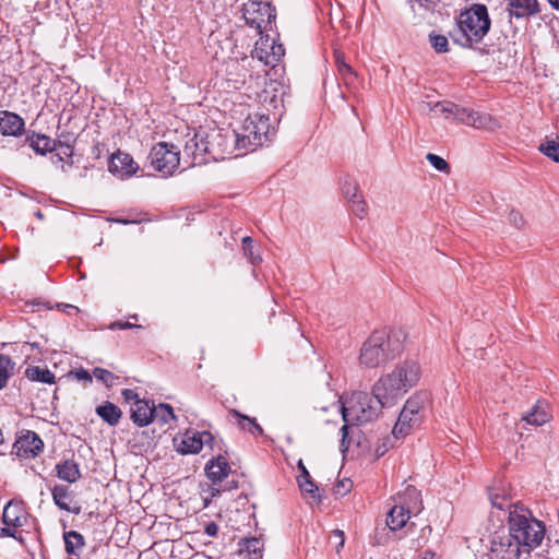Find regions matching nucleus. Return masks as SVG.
I'll return each mask as SVG.
<instances>
[{
  "label": "nucleus",
  "mask_w": 559,
  "mask_h": 559,
  "mask_svg": "<svg viewBox=\"0 0 559 559\" xmlns=\"http://www.w3.org/2000/svg\"><path fill=\"white\" fill-rule=\"evenodd\" d=\"M246 24L254 28L259 35L272 29L276 17L275 8L267 1L250 0L242 9Z\"/></svg>",
  "instance_id": "1a4fd4ad"
},
{
  "label": "nucleus",
  "mask_w": 559,
  "mask_h": 559,
  "mask_svg": "<svg viewBox=\"0 0 559 559\" xmlns=\"http://www.w3.org/2000/svg\"><path fill=\"white\" fill-rule=\"evenodd\" d=\"M26 141L29 146L40 155H45L47 152H52L56 150V143L51 145L52 140L45 134H36L27 135Z\"/></svg>",
  "instance_id": "cd10ccee"
},
{
  "label": "nucleus",
  "mask_w": 559,
  "mask_h": 559,
  "mask_svg": "<svg viewBox=\"0 0 559 559\" xmlns=\"http://www.w3.org/2000/svg\"><path fill=\"white\" fill-rule=\"evenodd\" d=\"M121 395L127 403L133 402L134 405L138 404V401H141L139 394L132 389H123Z\"/></svg>",
  "instance_id": "3c124183"
},
{
  "label": "nucleus",
  "mask_w": 559,
  "mask_h": 559,
  "mask_svg": "<svg viewBox=\"0 0 559 559\" xmlns=\"http://www.w3.org/2000/svg\"><path fill=\"white\" fill-rule=\"evenodd\" d=\"M298 467L301 471V475L299 476V478H310V474L307 471L306 466L304 465L302 461L298 462Z\"/></svg>",
  "instance_id": "bf43d9fd"
},
{
  "label": "nucleus",
  "mask_w": 559,
  "mask_h": 559,
  "mask_svg": "<svg viewBox=\"0 0 559 559\" xmlns=\"http://www.w3.org/2000/svg\"><path fill=\"white\" fill-rule=\"evenodd\" d=\"M421 559H433V554L426 551Z\"/></svg>",
  "instance_id": "0e129e2a"
},
{
  "label": "nucleus",
  "mask_w": 559,
  "mask_h": 559,
  "mask_svg": "<svg viewBox=\"0 0 559 559\" xmlns=\"http://www.w3.org/2000/svg\"><path fill=\"white\" fill-rule=\"evenodd\" d=\"M264 543L261 538H246L241 543L240 552L248 559H262Z\"/></svg>",
  "instance_id": "c85d7f7f"
},
{
  "label": "nucleus",
  "mask_w": 559,
  "mask_h": 559,
  "mask_svg": "<svg viewBox=\"0 0 559 559\" xmlns=\"http://www.w3.org/2000/svg\"><path fill=\"white\" fill-rule=\"evenodd\" d=\"M509 222L514 226L516 227L518 229H521L524 227L525 225V219L523 217V215L515 211V210H511L510 213H509Z\"/></svg>",
  "instance_id": "a18cd8bd"
},
{
  "label": "nucleus",
  "mask_w": 559,
  "mask_h": 559,
  "mask_svg": "<svg viewBox=\"0 0 559 559\" xmlns=\"http://www.w3.org/2000/svg\"><path fill=\"white\" fill-rule=\"evenodd\" d=\"M538 150L555 163H559V142L547 139L540 143Z\"/></svg>",
  "instance_id": "72a5a7b5"
},
{
  "label": "nucleus",
  "mask_w": 559,
  "mask_h": 559,
  "mask_svg": "<svg viewBox=\"0 0 559 559\" xmlns=\"http://www.w3.org/2000/svg\"><path fill=\"white\" fill-rule=\"evenodd\" d=\"M153 412H154V420L157 419L162 424H167L170 420L176 418L173 407L168 404L162 403L158 406H155L153 404Z\"/></svg>",
  "instance_id": "473e14b6"
},
{
  "label": "nucleus",
  "mask_w": 559,
  "mask_h": 559,
  "mask_svg": "<svg viewBox=\"0 0 559 559\" xmlns=\"http://www.w3.org/2000/svg\"><path fill=\"white\" fill-rule=\"evenodd\" d=\"M62 307H63V310L67 311L69 314H71L72 311H74V312L79 311V309L72 305L67 304V305H62Z\"/></svg>",
  "instance_id": "052dcab7"
},
{
  "label": "nucleus",
  "mask_w": 559,
  "mask_h": 559,
  "mask_svg": "<svg viewBox=\"0 0 559 559\" xmlns=\"http://www.w3.org/2000/svg\"><path fill=\"white\" fill-rule=\"evenodd\" d=\"M349 425H352L350 423H345L344 426L341 428V432H342V439H341V444H340V449L343 453H345L347 450H348V447H349V440H348V428H349Z\"/></svg>",
  "instance_id": "09e8293b"
},
{
  "label": "nucleus",
  "mask_w": 559,
  "mask_h": 559,
  "mask_svg": "<svg viewBox=\"0 0 559 559\" xmlns=\"http://www.w3.org/2000/svg\"><path fill=\"white\" fill-rule=\"evenodd\" d=\"M44 449V442L39 436L31 430H24L16 438L12 454H15L20 459H31L41 453Z\"/></svg>",
  "instance_id": "ddd939ff"
},
{
  "label": "nucleus",
  "mask_w": 559,
  "mask_h": 559,
  "mask_svg": "<svg viewBox=\"0 0 559 559\" xmlns=\"http://www.w3.org/2000/svg\"><path fill=\"white\" fill-rule=\"evenodd\" d=\"M273 133L274 130L271 129L267 116L260 114L248 115L241 127L234 131L235 143L240 150L254 151L262 146Z\"/></svg>",
  "instance_id": "423d86ee"
},
{
  "label": "nucleus",
  "mask_w": 559,
  "mask_h": 559,
  "mask_svg": "<svg viewBox=\"0 0 559 559\" xmlns=\"http://www.w3.org/2000/svg\"><path fill=\"white\" fill-rule=\"evenodd\" d=\"M53 157H56V160H53V163H59V162L63 160V158L60 154H56Z\"/></svg>",
  "instance_id": "69168bd1"
},
{
  "label": "nucleus",
  "mask_w": 559,
  "mask_h": 559,
  "mask_svg": "<svg viewBox=\"0 0 559 559\" xmlns=\"http://www.w3.org/2000/svg\"><path fill=\"white\" fill-rule=\"evenodd\" d=\"M147 159L155 171L167 177L179 167L180 152L174 144L159 142L151 148Z\"/></svg>",
  "instance_id": "9d476101"
},
{
  "label": "nucleus",
  "mask_w": 559,
  "mask_h": 559,
  "mask_svg": "<svg viewBox=\"0 0 559 559\" xmlns=\"http://www.w3.org/2000/svg\"><path fill=\"white\" fill-rule=\"evenodd\" d=\"M229 414L237 419L238 426L254 436H261L263 433L262 427L257 423L255 418H251L238 412L237 409H231Z\"/></svg>",
  "instance_id": "c756f323"
},
{
  "label": "nucleus",
  "mask_w": 559,
  "mask_h": 559,
  "mask_svg": "<svg viewBox=\"0 0 559 559\" xmlns=\"http://www.w3.org/2000/svg\"><path fill=\"white\" fill-rule=\"evenodd\" d=\"M421 502L418 506H402L395 504L388 513L386 524L392 531H397L404 527L411 518V514H418L423 510Z\"/></svg>",
  "instance_id": "dca6fc26"
},
{
  "label": "nucleus",
  "mask_w": 559,
  "mask_h": 559,
  "mask_svg": "<svg viewBox=\"0 0 559 559\" xmlns=\"http://www.w3.org/2000/svg\"><path fill=\"white\" fill-rule=\"evenodd\" d=\"M455 24L457 33H450L453 41L463 48H472L488 34L491 20L485 4L474 3L459 14Z\"/></svg>",
  "instance_id": "20e7f679"
},
{
  "label": "nucleus",
  "mask_w": 559,
  "mask_h": 559,
  "mask_svg": "<svg viewBox=\"0 0 559 559\" xmlns=\"http://www.w3.org/2000/svg\"><path fill=\"white\" fill-rule=\"evenodd\" d=\"M350 487H352L350 480H348V479L342 480L336 486V492L344 495L350 490Z\"/></svg>",
  "instance_id": "5fc2aeb1"
},
{
  "label": "nucleus",
  "mask_w": 559,
  "mask_h": 559,
  "mask_svg": "<svg viewBox=\"0 0 559 559\" xmlns=\"http://www.w3.org/2000/svg\"><path fill=\"white\" fill-rule=\"evenodd\" d=\"M28 513L22 502L9 501L2 512V528H19L26 524Z\"/></svg>",
  "instance_id": "a211bd4d"
},
{
  "label": "nucleus",
  "mask_w": 559,
  "mask_h": 559,
  "mask_svg": "<svg viewBox=\"0 0 559 559\" xmlns=\"http://www.w3.org/2000/svg\"><path fill=\"white\" fill-rule=\"evenodd\" d=\"M95 412L109 426H116L122 416L121 409L108 401L98 405Z\"/></svg>",
  "instance_id": "a878e982"
},
{
  "label": "nucleus",
  "mask_w": 559,
  "mask_h": 559,
  "mask_svg": "<svg viewBox=\"0 0 559 559\" xmlns=\"http://www.w3.org/2000/svg\"><path fill=\"white\" fill-rule=\"evenodd\" d=\"M333 536L337 537L338 538V545H337V548L336 550L338 551L340 548H342L344 546V543H345V537H344V532L341 531V530H335L333 532Z\"/></svg>",
  "instance_id": "13d9d810"
},
{
  "label": "nucleus",
  "mask_w": 559,
  "mask_h": 559,
  "mask_svg": "<svg viewBox=\"0 0 559 559\" xmlns=\"http://www.w3.org/2000/svg\"><path fill=\"white\" fill-rule=\"evenodd\" d=\"M385 449H382L381 447H378L376 452L378 456H382L385 453Z\"/></svg>",
  "instance_id": "e2e57ef3"
},
{
  "label": "nucleus",
  "mask_w": 559,
  "mask_h": 559,
  "mask_svg": "<svg viewBox=\"0 0 559 559\" xmlns=\"http://www.w3.org/2000/svg\"><path fill=\"white\" fill-rule=\"evenodd\" d=\"M429 43L436 52L442 53L449 51V40L447 36L431 32L429 34Z\"/></svg>",
  "instance_id": "c9c22d12"
},
{
  "label": "nucleus",
  "mask_w": 559,
  "mask_h": 559,
  "mask_svg": "<svg viewBox=\"0 0 559 559\" xmlns=\"http://www.w3.org/2000/svg\"><path fill=\"white\" fill-rule=\"evenodd\" d=\"M426 158L437 170L447 174L450 171V165L442 157L432 153H428Z\"/></svg>",
  "instance_id": "79ce46f5"
},
{
  "label": "nucleus",
  "mask_w": 559,
  "mask_h": 559,
  "mask_svg": "<svg viewBox=\"0 0 559 559\" xmlns=\"http://www.w3.org/2000/svg\"><path fill=\"white\" fill-rule=\"evenodd\" d=\"M336 67L340 75L343 78L345 84L349 85L354 83V79L356 78V74L353 70V68L347 64L344 60H342L340 57H336Z\"/></svg>",
  "instance_id": "4c0bfd02"
},
{
  "label": "nucleus",
  "mask_w": 559,
  "mask_h": 559,
  "mask_svg": "<svg viewBox=\"0 0 559 559\" xmlns=\"http://www.w3.org/2000/svg\"><path fill=\"white\" fill-rule=\"evenodd\" d=\"M551 8L559 11V0H547Z\"/></svg>",
  "instance_id": "680f3d73"
},
{
  "label": "nucleus",
  "mask_w": 559,
  "mask_h": 559,
  "mask_svg": "<svg viewBox=\"0 0 559 559\" xmlns=\"http://www.w3.org/2000/svg\"><path fill=\"white\" fill-rule=\"evenodd\" d=\"M0 537H12L21 544L25 543V539L17 528H0Z\"/></svg>",
  "instance_id": "49530a36"
},
{
  "label": "nucleus",
  "mask_w": 559,
  "mask_h": 559,
  "mask_svg": "<svg viewBox=\"0 0 559 559\" xmlns=\"http://www.w3.org/2000/svg\"><path fill=\"white\" fill-rule=\"evenodd\" d=\"M385 401L378 396L372 390V395L365 392L355 393L348 406H341L344 423L364 424L378 418L383 407L392 406L393 403H384Z\"/></svg>",
  "instance_id": "39448f33"
},
{
  "label": "nucleus",
  "mask_w": 559,
  "mask_h": 559,
  "mask_svg": "<svg viewBox=\"0 0 559 559\" xmlns=\"http://www.w3.org/2000/svg\"><path fill=\"white\" fill-rule=\"evenodd\" d=\"M509 510V534L516 540L525 555L542 545L546 527L533 516L532 512L519 504H511Z\"/></svg>",
  "instance_id": "7ed1b4c3"
},
{
  "label": "nucleus",
  "mask_w": 559,
  "mask_h": 559,
  "mask_svg": "<svg viewBox=\"0 0 559 559\" xmlns=\"http://www.w3.org/2000/svg\"><path fill=\"white\" fill-rule=\"evenodd\" d=\"M230 471L231 468L229 463L222 455H218L216 459L211 460L205 465L206 476L210 480H212L214 485L221 483L224 478H226L229 475Z\"/></svg>",
  "instance_id": "412c9836"
},
{
  "label": "nucleus",
  "mask_w": 559,
  "mask_h": 559,
  "mask_svg": "<svg viewBox=\"0 0 559 559\" xmlns=\"http://www.w3.org/2000/svg\"><path fill=\"white\" fill-rule=\"evenodd\" d=\"M298 485L302 492L310 495L314 500H320L319 489L311 478H298Z\"/></svg>",
  "instance_id": "58836bf2"
},
{
  "label": "nucleus",
  "mask_w": 559,
  "mask_h": 559,
  "mask_svg": "<svg viewBox=\"0 0 559 559\" xmlns=\"http://www.w3.org/2000/svg\"><path fill=\"white\" fill-rule=\"evenodd\" d=\"M353 213L359 218H364L367 214V205L361 194L358 198H350L349 201Z\"/></svg>",
  "instance_id": "ea45409f"
},
{
  "label": "nucleus",
  "mask_w": 559,
  "mask_h": 559,
  "mask_svg": "<svg viewBox=\"0 0 559 559\" xmlns=\"http://www.w3.org/2000/svg\"><path fill=\"white\" fill-rule=\"evenodd\" d=\"M284 48L276 44L269 35L262 37L255 43L252 56L263 62L265 66L274 67L284 56Z\"/></svg>",
  "instance_id": "4468645a"
},
{
  "label": "nucleus",
  "mask_w": 559,
  "mask_h": 559,
  "mask_svg": "<svg viewBox=\"0 0 559 559\" xmlns=\"http://www.w3.org/2000/svg\"><path fill=\"white\" fill-rule=\"evenodd\" d=\"M429 402V394L426 391H419L413 394L405 403L400 413L399 419L393 427L392 433L395 437L406 436L411 428L418 424L421 416L420 413Z\"/></svg>",
  "instance_id": "0eeeda50"
},
{
  "label": "nucleus",
  "mask_w": 559,
  "mask_h": 559,
  "mask_svg": "<svg viewBox=\"0 0 559 559\" xmlns=\"http://www.w3.org/2000/svg\"><path fill=\"white\" fill-rule=\"evenodd\" d=\"M131 419L139 427H145L154 420L153 403L141 400L131 408Z\"/></svg>",
  "instance_id": "5701e85b"
},
{
  "label": "nucleus",
  "mask_w": 559,
  "mask_h": 559,
  "mask_svg": "<svg viewBox=\"0 0 559 559\" xmlns=\"http://www.w3.org/2000/svg\"><path fill=\"white\" fill-rule=\"evenodd\" d=\"M64 550L70 559H80L85 547L84 536L76 531L63 532Z\"/></svg>",
  "instance_id": "4be33fe9"
},
{
  "label": "nucleus",
  "mask_w": 559,
  "mask_h": 559,
  "mask_svg": "<svg viewBox=\"0 0 559 559\" xmlns=\"http://www.w3.org/2000/svg\"><path fill=\"white\" fill-rule=\"evenodd\" d=\"M525 551L519 546L516 540L508 533L496 536L491 540L489 559H521Z\"/></svg>",
  "instance_id": "f8f14e48"
},
{
  "label": "nucleus",
  "mask_w": 559,
  "mask_h": 559,
  "mask_svg": "<svg viewBox=\"0 0 559 559\" xmlns=\"http://www.w3.org/2000/svg\"><path fill=\"white\" fill-rule=\"evenodd\" d=\"M108 169L120 178H128L138 171L139 166L130 154L118 151L111 155Z\"/></svg>",
  "instance_id": "f3484780"
},
{
  "label": "nucleus",
  "mask_w": 559,
  "mask_h": 559,
  "mask_svg": "<svg viewBox=\"0 0 559 559\" xmlns=\"http://www.w3.org/2000/svg\"><path fill=\"white\" fill-rule=\"evenodd\" d=\"M213 440L214 437L209 431L187 432L177 444V451L181 454H197L204 444H209Z\"/></svg>",
  "instance_id": "2eb2a0df"
},
{
  "label": "nucleus",
  "mask_w": 559,
  "mask_h": 559,
  "mask_svg": "<svg viewBox=\"0 0 559 559\" xmlns=\"http://www.w3.org/2000/svg\"><path fill=\"white\" fill-rule=\"evenodd\" d=\"M242 250L251 264L257 265L262 261L260 254L254 252L253 240L251 237L247 236L242 238Z\"/></svg>",
  "instance_id": "e433bc0d"
},
{
  "label": "nucleus",
  "mask_w": 559,
  "mask_h": 559,
  "mask_svg": "<svg viewBox=\"0 0 559 559\" xmlns=\"http://www.w3.org/2000/svg\"><path fill=\"white\" fill-rule=\"evenodd\" d=\"M223 135L221 133L214 132L211 134H206L205 138H201L199 140V134H195L193 139H191L186 144V150L191 152L194 159L198 156L210 155L212 158L217 159L222 157V151L216 148L215 145H221L223 142Z\"/></svg>",
  "instance_id": "9b49d317"
},
{
  "label": "nucleus",
  "mask_w": 559,
  "mask_h": 559,
  "mask_svg": "<svg viewBox=\"0 0 559 559\" xmlns=\"http://www.w3.org/2000/svg\"><path fill=\"white\" fill-rule=\"evenodd\" d=\"M25 129V122L21 116L9 110L0 111V132L4 136H20Z\"/></svg>",
  "instance_id": "6ab92c4d"
},
{
  "label": "nucleus",
  "mask_w": 559,
  "mask_h": 559,
  "mask_svg": "<svg viewBox=\"0 0 559 559\" xmlns=\"http://www.w3.org/2000/svg\"><path fill=\"white\" fill-rule=\"evenodd\" d=\"M403 349L401 331H373L362 343L359 361L367 368H377L394 359Z\"/></svg>",
  "instance_id": "f03ea898"
},
{
  "label": "nucleus",
  "mask_w": 559,
  "mask_h": 559,
  "mask_svg": "<svg viewBox=\"0 0 559 559\" xmlns=\"http://www.w3.org/2000/svg\"><path fill=\"white\" fill-rule=\"evenodd\" d=\"M93 376L98 381L104 382L107 386H111L112 383H114V380L116 379V377L114 376L112 372H110V371H108L106 369H103V368H95L93 370Z\"/></svg>",
  "instance_id": "c03bdc74"
},
{
  "label": "nucleus",
  "mask_w": 559,
  "mask_h": 559,
  "mask_svg": "<svg viewBox=\"0 0 559 559\" xmlns=\"http://www.w3.org/2000/svg\"><path fill=\"white\" fill-rule=\"evenodd\" d=\"M440 0H411L412 9L415 10L414 4L417 3L419 7L424 8L426 11H435Z\"/></svg>",
  "instance_id": "de8ad7c7"
},
{
  "label": "nucleus",
  "mask_w": 559,
  "mask_h": 559,
  "mask_svg": "<svg viewBox=\"0 0 559 559\" xmlns=\"http://www.w3.org/2000/svg\"><path fill=\"white\" fill-rule=\"evenodd\" d=\"M238 487V483L235 481V480H231L230 481V485L229 486H225L224 488H215V487H207V493L202 496V500H203V508H206L212 498H214L215 496H217L222 490H229L231 488H237Z\"/></svg>",
  "instance_id": "a19ab883"
},
{
  "label": "nucleus",
  "mask_w": 559,
  "mask_h": 559,
  "mask_svg": "<svg viewBox=\"0 0 559 559\" xmlns=\"http://www.w3.org/2000/svg\"><path fill=\"white\" fill-rule=\"evenodd\" d=\"M490 501L493 507L501 509V510L508 507L507 499L504 497H500L498 495H496V496L490 495Z\"/></svg>",
  "instance_id": "864d4df0"
},
{
  "label": "nucleus",
  "mask_w": 559,
  "mask_h": 559,
  "mask_svg": "<svg viewBox=\"0 0 559 559\" xmlns=\"http://www.w3.org/2000/svg\"><path fill=\"white\" fill-rule=\"evenodd\" d=\"M217 532H218V526L214 522H210L209 524H206L205 533L209 536H215L217 534Z\"/></svg>",
  "instance_id": "4d7b16f0"
},
{
  "label": "nucleus",
  "mask_w": 559,
  "mask_h": 559,
  "mask_svg": "<svg viewBox=\"0 0 559 559\" xmlns=\"http://www.w3.org/2000/svg\"><path fill=\"white\" fill-rule=\"evenodd\" d=\"M36 217L41 219L44 217L43 213L40 211L36 212Z\"/></svg>",
  "instance_id": "338daca9"
},
{
  "label": "nucleus",
  "mask_w": 559,
  "mask_h": 559,
  "mask_svg": "<svg viewBox=\"0 0 559 559\" xmlns=\"http://www.w3.org/2000/svg\"><path fill=\"white\" fill-rule=\"evenodd\" d=\"M342 192L344 197L349 201L350 198H358V186L355 180L346 179L342 185Z\"/></svg>",
  "instance_id": "37998d69"
},
{
  "label": "nucleus",
  "mask_w": 559,
  "mask_h": 559,
  "mask_svg": "<svg viewBox=\"0 0 559 559\" xmlns=\"http://www.w3.org/2000/svg\"><path fill=\"white\" fill-rule=\"evenodd\" d=\"M399 499L402 506H418L419 501L423 503L420 499V492L413 486H407Z\"/></svg>",
  "instance_id": "f704fd0d"
},
{
  "label": "nucleus",
  "mask_w": 559,
  "mask_h": 559,
  "mask_svg": "<svg viewBox=\"0 0 559 559\" xmlns=\"http://www.w3.org/2000/svg\"><path fill=\"white\" fill-rule=\"evenodd\" d=\"M26 377L32 381H38L43 383H55V374L47 368H40L38 366L28 367L25 371Z\"/></svg>",
  "instance_id": "7c9ffc66"
},
{
  "label": "nucleus",
  "mask_w": 559,
  "mask_h": 559,
  "mask_svg": "<svg viewBox=\"0 0 559 559\" xmlns=\"http://www.w3.org/2000/svg\"><path fill=\"white\" fill-rule=\"evenodd\" d=\"M421 377V367L414 359H406L395 366L392 372L382 376L373 384V391L384 400V403H395L411 388L415 386Z\"/></svg>",
  "instance_id": "f257e3e1"
},
{
  "label": "nucleus",
  "mask_w": 559,
  "mask_h": 559,
  "mask_svg": "<svg viewBox=\"0 0 559 559\" xmlns=\"http://www.w3.org/2000/svg\"><path fill=\"white\" fill-rule=\"evenodd\" d=\"M507 12L510 17L524 19L540 12L538 0H508Z\"/></svg>",
  "instance_id": "aec40b11"
},
{
  "label": "nucleus",
  "mask_w": 559,
  "mask_h": 559,
  "mask_svg": "<svg viewBox=\"0 0 559 559\" xmlns=\"http://www.w3.org/2000/svg\"><path fill=\"white\" fill-rule=\"evenodd\" d=\"M546 404L544 402H537L532 409L526 413L522 419L530 425L542 426L549 420V414L546 411Z\"/></svg>",
  "instance_id": "bb28decb"
},
{
  "label": "nucleus",
  "mask_w": 559,
  "mask_h": 559,
  "mask_svg": "<svg viewBox=\"0 0 559 559\" xmlns=\"http://www.w3.org/2000/svg\"><path fill=\"white\" fill-rule=\"evenodd\" d=\"M433 111L442 115L447 119L453 118L476 129L488 128L491 122L489 115L461 107L451 102L437 103L433 107Z\"/></svg>",
  "instance_id": "6e6552de"
},
{
  "label": "nucleus",
  "mask_w": 559,
  "mask_h": 559,
  "mask_svg": "<svg viewBox=\"0 0 559 559\" xmlns=\"http://www.w3.org/2000/svg\"><path fill=\"white\" fill-rule=\"evenodd\" d=\"M133 328L141 329L142 326L139 324L130 323L128 321H126V322L116 321V322L111 323V325H110V329H112V330H116V329L117 330H126V329H133Z\"/></svg>",
  "instance_id": "603ef678"
},
{
  "label": "nucleus",
  "mask_w": 559,
  "mask_h": 559,
  "mask_svg": "<svg viewBox=\"0 0 559 559\" xmlns=\"http://www.w3.org/2000/svg\"><path fill=\"white\" fill-rule=\"evenodd\" d=\"M52 500L61 510H66L73 514L81 512L80 507L71 508L70 501L72 500L71 491L64 485H56L51 490Z\"/></svg>",
  "instance_id": "393cba45"
},
{
  "label": "nucleus",
  "mask_w": 559,
  "mask_h": 559,
  "mask_svg": "<svg viewBox=\"0 0 559 559\" xmlns=\"http://www.w3.org/2000/svg\"><path fill=\"white\" fill-rule=\"evenodd\" d=\"M57 477L63 481L73 484L78 481L82 475L79 464L73 460H64L56 465Z\"/></svg>",
  "instance_id": "b1692460"
},
{
  "label": "nucleus",
  "mask_w": 559,
  "mask_h": 559,
  "mask_svg": "<svg viewBox=\"0 0 559 559\" xmlns=\"http://www.w3.org/2000/svg\"><path fill=\"white\" fill-rule=\"evenodd\" d=\"M56 143V148L59 147L61 150V153L66 156H72V145L68 143L66 140L59 139L58 141H52L51 145Z\"/></svg>",
  "instance_id": "8fccbe9b"
},
{
  "label": "nucleus",
  "mask_w": 559,
  "mask_h": 559,
  "mask_svg": "<svg viewBox=\"0 0 559 559\" xmlns=\"http://www.w3.org/2000/svg\"><path fill=\"white\" fill-rule=\"evenodd\" d=\"M14 365L9 356L0 354V390L7 385L13 374Z\"/></svg>",
  "instance_id": "2f4dec72"
},
{
  "label": "nucleus",
  "mask_w": 559,
  "mask_h": 559,
  "mask_svg": "<svg viewBox=\"0 0 559 559\" xmlns=\"http://www.w3.org/2000/svg\"><path fill=\"white\" fill-rule=\"evenodd\" d=\"M75 377L78 380L92 382V376L90 374V372L87 370H84V369L78 370L75 372Z\"/></svg>",
  "instance_id": "6e6d98bb"
}]
</instances>
